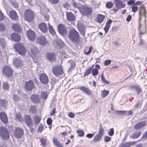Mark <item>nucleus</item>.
Segmentation results:
<instances>
[{
    "mask_svg": "<svg viewBox=\"0 0 147 147\" xmlns=\"http://www.w3.org/2000/svg\"><path fill=\"white\" fill-rule=\"evenodd\" d=\"M145 125L146 122L145 121L140 122L134 126V128L136 130H140Z\"/></svg>",
    "mask_w": 147,
    "mask_h": 147,
    "instance_id": "obj_27",
    "label": "nucleus"
},
{
    "mask_svg": "<svg viewBox=\"0 0 147 147\" xmlns=\"http://www.w3.org/2000/svg\"><path fill=\"white\" fill-rule=\"evenodd\" d=\"M10 37L15 42H18L20 40L21 37L18 34L13 33L11 34Z\"/></svg>",
    "mask_w": 147,
    "mask_h": 147,
    "instance_id": "obj_24",
    "label": "nucleus"
},
{
    "mask_svg": "<svg viewBox=\"0 0 147 147\" xmlns=\"http://www.w3.org/2000/svg\"><path fill=\"white\" fill-rule=\"evenodd\" d=\"M92 49V47H86L84 50V53L86 55H89L91 52Z\"/></svg>",
    "mask_w": 147,
    "mask_h": 147,
    "instance_id": "obj_38",
    "label": "nucleus"
},
{
    "mask_svg": "<svg viewBox=\"0 0 147 147\" xmlns=\"http://www.w3.org/2000/svg\"><path fill=\"white\" fill-rule=\"evenodd\" d=\"M39 79L41 83L44 84H46L49 81L48 77L45 73L40 74Z\"/></svg>",
    "mask_w": 147,
    "mask_h": 147,
    "instance_id": "obj_12",
    "label": "nucleus"
},
{
    "mask_svg": "<svg viewBox=\"0 0 147 147\" xmlns=\"http://www.w3.org/2000/svg\"><path fill=\"white\" fill-rule=\"evenodd\" d=\"M127 111H116V115H126Z\"/></svg>",
    "mask_w": 147,
    "mask_h": 147,
    "instance_id": "obj_44",
    "label": "nucleus"
},
{
    "mask_svg": "<svg viewBox=\"0 0 147 147\" xmlns=\"http://www.w3.org/2000/svg\"><path fill=\"white\" fill-rule=\"evenodd\" d=\"M92 73L93 75L96 76L98 74V71L97 69L94 68L92 70Z\"/></svg>",
    "mask_w": 147,
    "mask_h": 147,
    "instance_id": "obj_53",
    "label": "nucleus"
},
{
    "mask_svg": "<svg viewBox=\"0 0 147 147\" xmlns=\"http://www.w3.org/2000/svg\"><path fill=\"white\" fill-rule=\"evenodd\" d=\"M66 19L70 22L74 21L76 19L75 16L71 12H66Z\"/></svg>",
    "mask_w": 147,
    "mask_h": 147,
    "instance_id": "obj_23",
    "label": "nucleus"
},
{
    "mask_svg": "<svg viewBox=\"0 0 147 147\" xmlns=\"http://www.w3.org/2000/svg\"><path fill=\"white\" fill-rule=\"evenodd\" d=\"M111 61L110 60L108 59L105 60L104 62V65L105 66H107L110 64Z\"/></svg>",
    "mask_w": 147,
    "mask_h": 147,
    "instance_id": "obj_63",
    "label": "nucleus"
},
{
    "mask_svg": "<svg viewBox=\"0 0 147 147\" xmlns=\"http://www.w3.org/2000/svg\"><path fill=\"white\" fill-rule=\"evenodd\" d=\"M24 134L23 129L19 127H16L13 132L14 136L18 139L21 138Z\"/></svg>",
    "mask_w": 147,
    "mask_h": 147,
    "instance_id": "obj_10",
    "label": "nucleus"
},
{
    "mask_svg": "<svg viewBox=\"0 0 147 147\" xmlns=\"http://www.w3.org/2000/svg\"><path fill=\"white\" fill-rule=\"evenodd\" d=\"M147 11L146 8L144 5H142L139 7V22L140 23L143 16L146 18Z\"/></svg>",
    "mask_w": 147,
    "mask_h": 147,
    "instance_id": "obj_9",
    "label": "nucleus"
},
{
    "mask_svg": "<svg viewBox=\"0 0 147 147\" xmlns=\"http://www.w3.org/2000/svg\"><path fill=\"white\" fill-rule=\"evenodd\" d=\"M52 4H57L59 1V0H48Z\"/></svg>",
    "mask_w": 147,
    "mask_h": 147,
    "instance_id": "obj_62",
    "label": "nucleus"
},
{
    "mask_svg": "<svg viewBox=\"0 0 147 147\" xmlns=\"http://www.w3.org/2000/svg\"><path fill=\"white\" fill-rule=\"evenodd\" d=\"M34 87V85L33 81L30 80L28 81H27L25 83V89L28 91H30L33 89Z\"/></svg>",
    "mask_w": 147,
    "mask_h": 147,
    "instance_id": "obj_14",
    "label": "nucleus"
},
{
    "mask_svg": "<svg viewBox=\"0 0 147 147\" xmlns=\"http://www.w3.org/2000/svg\"><path fill=\"white\" fill-rule=\"evenodd\" d=\"M101 80L103 83L105 84H109V82L105 80V78L104 76V74L102 73L101 76Z\"/></svg>",
    "mask_w": 147,
    "mask_h": 147,
    "instance_id": "obj_50",
    "label": "nucleus"
},
{
    "mask_svg": "<svg viewBox=\"0 0 147 147\" xmlns=\"http://www.w3.org/2000/svg\"><path fill=\"white\" fill-rule=\"evenodd\" d=\"M5 29V27L4 24L2 23L0 24V31H3Z\"/></svg>",
    "mask_w": 147,
    "mask_h": 147,
    "instance_id": "obj_59",
    "label": "nucleus"
},
{
    "mask_svg": "<svg viewBox=\"0 0 147 147\" xmlns=\"http://www.w3.org/2000/svg\"><path fill=\"white\" fill-rule=\"evenodd\" d=\"M5 19V16L1 10H0V21H2Z\"/></svg>",
    "mask_w": 147,
    "mask_h": 147,
    "instance_id": "obj_60",
    "label": "nucleus"
},
{
    "mask_svg": "<svg viewBox=\"0 0 147 147\" xmlns=\"http://www.w3.org/2000/svg\"><path fill=\"white\" fill-rule=\"evenodd\" d=\"M104 141L105 142H109L111 139V137L107 136H105L104 137Z\"/></svg>",
    "mask_w": 147,
    "mask_h": 147,
    "instance_id": "obj_55",
    "label": "nucleus"
},
{
    "mask_svg": "<svg viewBox=\"0 0 147 147\" xmlns=\"http://www.w3.org/2000/svg\"><path fill=\"white\" fill-rule=\"evenodd\" d=\"M12 28L14 31L18 32L21 33L22 32L20 26L17 23L13 24L12 25Z\"/></svg>",
    "mask_w": 147,
    "mask_h": 147,
    "instance_id": "obj_26",
    "label": "nucleus"
},
{
    "mask_svg": "<svg viewBox=\"0 0 147 147\" xmlns=\"http://www.w3.org/2000/svg\"><path fill=\"white\" fill-rule=\"evenodd\" d=\"M59 32L63 35H65L67 32V30L65 26L63 24H60L58 26Z\"/></svg>",
    "mask_w": 147,
    "mask_h": 147,
    "instance_id": "obj_13",
    "label": "nucleus"
},
{
    "mask_svg": "<svg viewBox=\"0 0 147 147\" xmlns=\"http://www.w3.org/2000/svg\"><path fill=\"white\" fill-rule=\"evenodd\" d=\"M2 72L6 77L11 78L12 76L13 71L10 65H6L3 67Z\"/></svg>",
    "mask_w": 147,
    "mask_h": 147,
    "instance_id": "obj_4",
    "label": "nucleus"
},
{
    "mask_svg": "<svg viewBox=\"0 0 147 147\" xmlns=\"http://www.w3.org/2000/svg\"><path fill=\"white\" fill-rule=\"evenodd\" d=\"M9 16L13 20H16L18 19V16L16 11L14 10H11L9 13Z\"/></svg>",
    "mask_w": 147,
    "mask_h": 147,
    "instance_id": "obj_22",
    "label": "nucleus"
},
{
    "mask_svg": "<svg viewBox=\"0 0 147 147\" xmlns=\"http://www.w3.org/2000/svg\"><path fill=\"white\" fill-rule=\"evenodd\" d=\"M52 121L51 118H48L47 121V124L49 125H51Z\"/></svg>",
    "mask_w": 147,
    "mask_h": 147,
    "instance_id": "obj_64",
    "label": "nucleus"
},
{
    "mask_svg": "<svg viewBox=\"0 0 147 147\" xmlns=\"http://www.w3.org/2000/svg\"><path fill=\"white\" fill-rule=\"evenodd\" d=\"M132 11L134 13L136 12L138 10V7L135 6H133L131 7Z\"/></svg>",
    "mask_w": 147,
    "mask_h": 147,
    "instance_id": "obj_61",
    "label": "nucleus"
},
{
    "mask_svg": "<svg viewBox=\"0 0 147 147\" xmlns=\"http://www.w3.org/2000/svg\"><path fill=\"white\" fill-rule=\"evenodd\" d=\"M2 88L4 90H9L10 89V85L7 82H3Z\"/></svg>",
    "mask_w": 147,
    "mask_h": 147,
    "instance_id": "obj_35",
    "label": "nucleus"
},
{
    "mask_svg": "<svg viewBox=\"0 0 147 147\" xmlns=\"http://www.w3.org/2000/svg\"><path fill=\"white\" fill-rule=\"evenodd\" d=\"M27 36L30 40L34 41L35 39L36 35L34 31L29 30L27 32Z\"/></svg>",
    "mask_w": 147,
    "mask_h": 147,
    "instance_id": "obj_18",
    "label": "nucleus"
},
{
    "mask_svg": "<svg viewBox=\"0 0 147 147\" xmlns=\"http://www.w3.org/2000/svg\"><path fill=\"white\" fill-rule=\"evenodd\" d=\"M48 28L49 32L52 35H56V32L55 30L53 29V27L50 25L49 24Z\"/></svg>",
    "mask_w": 147,
    "mask_h": 147,
    "instance_id": "obj_41",
    "label": "nucleus"
},
{
    "mask_svg": "<svg viewBox=\"0 0 147 147\" xmlns=\"http://www.w3.org/2000/svg\"><path fill=\"white\" fill-rule=\"evenodd\" d=\"M92 68L93 67H90L88 69H87L84 73V76H85L89 74L91 72L92 69Z\"/></svg>",
    "mask_w": 147,
    "mask_h": 147,
    "instance_id": "obj_52",
    "label": "nucleus"
},
{
    "mask_svg": "<svg viewBox=\"0 0 147 147\" xmlns=\"http://www.w3.org/2000/svg\"><path fill=\"white\" fill-rule=\"evenodd\" d=\"M30 100L34 104H38L40 101V98L38 95L33 94L31 95Z\"/></svg>",
    "mask_w": 147,
    "mask_h": 147,
    "instance_id": "obj_20",
    "label": "nucleus"
},
{
    "mask_svg": "<svg viewBox=\"0 0 147 147\" xmlns=\"http://www.w3.org/2000/svg\"><path fill=\"white\" fill-rule=\"evenodd\" d=\"M24 120L27 126L29 128L30 132L32 133L34 131L33 127L34 123L30 116L29 115H26L24 116Z\"/></svg>",
    "mask_w": 147,
    "mask_h": 147,
    "instance_id": "obj_3",
    "label": "nucleus"
},
{
    "mask_svg": "<svg viewBox=\"0 0 147 147\" xmlns=\"http://www.w3.org/2000/svg\"><path fill=\"white\" fill-rule=\"evenodd\" d=\"M14 65L16 68H20L24 65L22 61L18 58H15L13 60Z\"/></svg>",
    "mask_w": 147,
    "mask_h": 147,
    "instance_id": "obj_15",
    "label": "nucleus"
},
{
    "mask_svg": "<svg viewBox=\"0 0 147 147\" xmlns=\"http://www.w3.org/2000/svg\"><path fill=\"white\" fill-rule=\"evenodd\" d=\"M37 41L40 45L43 46L45 45L48 43L47 39L43 35H41L39 36L37 39Z\"/></svg>",
    "mask_w": 147,
    "mask_h": 147,
    "instance_id": "obj_17",
    "label": "nucleus"
},
{
    "mask_svg": "<svg viewBox=\"0 0 147 147\" xmlns=\"http://www.w3.org/2000/svg\"><path fill=\"white\" fill-rule=\"evenodd\" d=\"M114 2L115 7L117 8H121L125 7V3L121 0H115Z\"/></svg>",
    "mask_w": 147,
    "mask_h": 147,
    "instance_id": "obj_19",
    "label": "nucleus"
},
{
    "mask_svg": "<svg viewBox=\"0 0 147 147\" xmlns=\"http://www.w3.org/2000/svg\"><path fill=\"white\" fill-rule=\"evenodd\" d=\"M76 132L78 134V136L82 137L84 136V132L82 130L80 129L77 130Z\"/></svg>",
    "mask_w": 147,
    "mask_h": 147,
    "instance_id": "obj_45",
    "label": "nucleus"
},
{
    "mask_svg": "<svg viewBox=\"0 0 147 147\" xmlns=\"http://www.w3.org/2000/svg\"><path fill=\"white\" fill-rule=\"evenodd\" d=\"M113 3L111 1H108L106 4V7L108 9H111L113 7Z\"/></svg>",
    "mask_w": 147,
    "mask_h": 147,
    "instance_id": "obj_49",
    "label": "nucleus"
},
{
    "mask_svg": "<svg viewBox=\"0 0 147 147\" xmlns=\"http://www.w3.org/2000/svg\"><path fill=\"white\" fill-rule=\"evenodd\" d=\"M29 52L32 57H36L39 53L38 49L33 45H31Z\"/></svg>",
    "mask_w": 147,
    "mask_h": 147,
    "instance_id": "obj_11",
    "label": "nucleus"
},
{
    "mask_svg": "<svg viewBox=\"0 0 147 147\" xmlns=\"http://www.w3.org/2000/svg\"><path fill=\"white\" fill-rule=\"evenodd\" d=\"M105 18V16L101 14H98L95 20V22L99 24L102 22Z\"/></svg>",
    "mask_w": 147,
    "mask_h": 147,
    "instance_id": "obj_28",
    "label": "nucleus"
},
{
    "mask_svg": "<svg viewBox=\"0 0 147 147\" xmlns=\"http://www.w3.org/2000/svg\"><path fill=\"white\" fill-rule=\"evenodd\" d=\"M0 136L5 140L9 139L10 136L9 132L6 127L4 126L0 127Z\"/></svg>",
    "mask_w": 147,
    "mask_h": 147,
    "instance_id": "obj_6",
    "label": "nucleus"
},
{
    "mask_svg": "<svg viewBox=\"0 0 147 147\" xmlns=\"http://www.w3.org/2000/svg\"><path fill=\"white\" fill-rule=\"evenodd\" d=\"M109 91L104 90L102 91V97L103 98L105 97L109 94Z\"/></svg>",
    "mask_w": 147,
    "mask_h": 147,
    "instance_id": "obj_42",
    "label": "nucleus"
},
{
    "mask_svg": "<svg viewBox=\"0 0 147 147\" xmlns=\"http://www.w3.org/2000/svg\"><path fill=\"white\" fill-rule=\"evenodd\" d=\"M135 89L136 91L137 94L138 95L140 93L142 92V89L139 86H137Z\"/></svg>",
    "mask_w": 147,
    "mask_h": 147,
    "instance_id": "obj_54",
    "label": "nucleus"
},
{
    "mask_svg": "<svg viewBox=\"0 0 147 147\" xmlns=\"http://www.w3.org/2000/svg\"><path fill=\"white\" fill-rule=\"evenodd\" d=\"M52 71L53 74L57 77H58L64 74L63 69L61 65L54 66L52 68Z\"/></svg>",
    "mask_w": 147,
    "mask_h": 147,
    "instance_id": "obj_8",
    "label": "nucleus"
},
{
    "mask_svg": "<svg viewBox=\"0 0 147 147\" xmlns=\"http://www.w3.org/2000/svg\"><path fill=\"white\" fill-rule=\"evenodd\" d=\"M34 17V13L32 10L28 9L25 10L24 13V18L25 20L29 22H32Z\"/></svg>",
    "mask_w": 147,
    "mask_h": 147,
    "instance_id": "obj_5",
    "label": "nucleus"
},
{
    "mask_svg": "<svg viewBox=\"0 0 147 147\" xmlns=\"http://www.w3.org/2000/svg\"><path fill=\"white\" fill-rule=\"evenodd\" d=\"M34 121L36 123L38 124L40 121V118L38 116H36L34 117Z\"/></svg>",
    "mask_w": 147,
    "mask_h": 147,
    "instance_id": "obj_51",
    "label": "nucleus"
},
{
    "mask_svg": "<svg viewBox=\"0 0 147 147\" xmlns=\"http://www.w3.org/2000/svg\"><path fill=\"white\" fill-rule=\"evenodd\" d=\"M68 37L73 42H77L80 40L79 34L78 32L74 29L70 30Z\"/></svg>",
    "mask_w": 147,
    "mask_h": 147,
    "instance_id": "obj_2",
    "label": "nucleus"
},
{
    "mask_svg": "<svg viewBox=\"0 0 147 147\" xmlns=\"http://www.w3.org/2000/svg\"><path fill=\"white\" fill-rule=\"evenodd\" d=\"M14 48L20 55L23 56L25 55L26 49L23 44L20 43H15Z\"/></svg>",
    "mask_w": 147,
    "mask_h": 147,
    "instance_id": "obj_7",
    "label": "nucleus"
},
{
    "mask_svg": "<svg viewBox=\"0 0 147 147\" xmlns=\"http://www.w3.org/2000/svg\"><path fill=\"white\" fill-rule=\"evenodd\" d=\"M114 134V130L113 128L110 129L108 132V134L110 136H112Z\"/></svg>",
    "mask_w": 147,
    "mask_h": 147,
    "instance_id": "obj_58",
    "label": "nucleus"
},
{
    "mask_svg": "<svg viewBox=\"0 0 147 147\" xmlns=\"http://www.w3.org/2000/svg\"><path fill=\"white\" fill-rule=\"evenodd\" d=\"M78 29L81 34L83 36H85V30L84 26L82 24L78 25Z\"/></svg>",
    "mask_w": 147,
    "mask_h": 147,
    "instance_id": "obj_30",
    "label": "nucleus"
},
{
    "mask_svg": "<svg viewBox=\"0 0 147 147\" xmlns=\"http://www.w3.org/2000/svg\"><path fill=\"white\" fill-rule=\"evenodd\" d=\"M15 120L18 121L20 122H21L23 120V117L22 115L20 113H16L15 115Z\"/></svg>",
    "mask_w": 147,
    "mask_h": 147,
    "instance_id": "obj_32",
    "label": "nucleus"
},
{
    "mask_svg": "<svg viewBox=\"0 0 147 147\" xmlns=\"http://www.w3.org/2000/svg\"><path fill=\"white\" fill-rule=\"evenodd\" d=\"M79 89L82 92L85 93L88 95L92 94V91L88 88L84 86H81Z\"/></svg>",
    "mask_w": 147,
    "mask_h": 147,
    "instance_id": "obj_25",
    "label": "nucleus"
},
{
    "mask_svg": "<svg viewBox=\"0 0 147 147\" xmlns=\"http://www.w3.org/2000/svg\"><path fill=\"white\" fill-rule=\"evenodd\" d=\"M41 142V145L43 147H45L47 146V142L46 140L44 138H41L40 140Z\"/></svg>",
    "mask_w": 147,
    "mask_h": 147,
    "instance_id": "obj_47",
    "label": "nucleus"
},
{
    "mask_svg": "<svg viewBox=\"0 0 147 147\" xmlns=\"http://www.w3.org/2000/svg\"><path fill=\"white\" fill-rule=\"evenodd\" d=\"M7 45L6 42L4 38H0V46L2 48H4L6 47Z\"/></svg>",
    "mask_w": 147,
    "mask_h": 147,
    "instance_id": "obj_37",
    "label": "nucleus"
},
{
    "mask_svg": "<svg viewBox=\"0 0 147 147\" xmlns=\"http://www.w3.org/2000/svg\"><path fill=\"white\" fill-rule=\"evenodd\" d=\"M43 127L44 126L42 124H40L38 127L37 131L39 133L41 132L43 129Z\"/></svg>",
    "mask_w": 147,
    "mask_h": 147,
    "instance_id": "obj_56",
    "label": "nucleus"
},
{
    "mask_svg": "<svg viewBox=\"0 0 147 147\" xmlns=\"http://www.w3.org/2000/svg\"><path fill=\"white\" fill-rule=\"evenodd\" d=\"M102 136L98 134H97L94 137L93 140L95 142H97L100 140L102 138Z\"/></svg>",
    "mask_w": 147,
    "mask_h": 147,
    "instance_id": "obj_39",
    "label": "nucleus"
},
{
    "mask_svg": "<svg viewBox=\"0 0 147 147\" xmlns=\"http://www.w3.org/2000/svg\"><path fill=\"white\" fill-rule=\"evenodd\" d=\"M47 59L51 62L55 61L56 60V54L53 52H48L46 54Z\"/></svg>",
    "mask_w": 147,
    "mask_h": 147,
    "instance_id": "obj_16",
    "label": "nucleus"
},
{
    "mask_svg": "<svg viewBox=\"0 0 147 147\" xmlns=\"http://www.w3.org/2000/svg\"><path fill=\"white\" fill-rule=\"evenodd\" d=\"M135 143V142H127L125 143L122 144L120 147H130L134 145Z\"/></svg>",
    "mask_w": 147,
    "mask_h": 147,
    "instance_id": "obj_36",
    "label": "nucleus"
},
{
    "mask_svg": "<svg viewBox=\"0 0 147 147\" xmlns=\"http://www.w3.org/2000/svg\"><path fill=\"white\" fill-rule=\"evenodd\" d=\"M41 95L43 99H46L47 97L48 94L46 92H43L41 93Z\"/></svg>",
    "mask_w": 147,
    "mask_h": 147,
    "instance_id": "obj_57",
    "label": "nucleus"
},
{
    "mask_svg": "<svg viewBox=\"0 0 147 147\" xmlns=\"http://www.w3.org/2000/svg\"><path fill=\"white\" fill-rule=\"evenodd\" d=\"M68 62L71 64V67L69 69V70H72L75 67L76 63L73 60H70Z\"/></svg>",
    "mask_w": 147,
    "mask_h": 147,
    "instance_id": "obj_48",
    "label": "nucleus"
},
{
    "mask_svg": "<svg viewBox=\"0 0 147 147\" xmlns=\"http://www.w3.org/2000/svg\"><path fill=\"white\" fill-rule=\"evenodd\" d=\"M38 28L43 33H45L47 31V28L46 24L44 23H40L38 26Z\"/></svg>",
    "mask_w": 147,
    "mask_h": 147,
    "instance_id": "obj_29",
    "label": "nucleus"
},
{
    "mask_svg": "<svg viewBox=\"0 0 147 147\" xmlns=\"http://www.w3.org/2000/svg\"><path fill=\"white\" fill-rule=\"evenodd\" d=\"M53 144L57 147H63V146L56 138H53Z\"/></svg>",
    "mask_w": 147,
    "mask_h": 147,
    "instance_id": "obj_34",
    "label": "nucleus"
},
{
    "mask_svg": "<svg viewBox=\"0 0 147 147\" xmlns=\"http://www.w3.org/2000/svg\"><path fill=\"white\" fill-rule=\"evenodd\" d=\"M7 104V101L5 99L0 100V105L2 107H5Z\"/></svg>",
    "mask_w": 147,
    "mask_h": 147,
    "instance_id": "obj_46",
    "label": "nucleus"
},
{
    "mask_svg": "<svg viewBox=\"0 0 147 147\" xmlns=\"http://www.w3.org/2000/svg\"><path fill=\"white\" fill-rule=\"evenodd\" d=\"M0 119L5 124L7 123L8 122L7 115L4 112H0Z\"/></svg>",
    "mask_w": 147,
    "mask_h": 147,
    "instance_id": "obj_21",
    "label": "nucleus"
},
{
    "mask_svg": "<svg viewBox=\"0 0 147 147\" xmlns=\"http://www.w3.org/2000/svg\"><path fill=\"white\" fill-rule=\"evenodd\" d=\"M139 26L138 28L139 30L140 31V34H145L146 32V28L145 26H142L141 24V22H139Z\"/></svg>",
    "mask_w": 147,
    "mask_h": 147,
    "instance_id": "obj_31",
    "label": "nucleus"
},
{
    "mask_svg": "<svg viewBox=\"0 0 147 147\" xmlns=\"http://www.w3.org/2000/svg\"><path fill=\"white\" fill-rule=\"evenodd\" d=\"M30 111L32 113H35L36 112V107L35 105H31L30 108Z\"/></svg>",
    "mask_w": 147,
    "mask_h": 147,
    "instance_id": "obj_43",
    "label": "nucleus"
},
{
    "mask_svg": "<svg viewBox=\"0 0 147 147\" xmlns=\"http://www.w3.org/2000/svg\"><path fill=\"white\" fill-rule=\"evenodd\" d=\"M100 126L98 133L97 134L102 137L104 135V130L102 128V126L101 124H100Z\"/></svg>",
    "mask_w": 147,
    "mask_h": 147,
    "instance_id": "obj_40",
    "label": "nucleus"
},
{
    "mask_svg": "<svg viewBox=\"0 0 147 147\" xmlns=\"http://www.w3.org/2000/svg\"><path fill=\"white\" fill-rule=\"evenodd\" d=\"M142 134L141 131H136L133 134L131 135L130 137L131 138L134 139L137 138H138Z\"/></svg>",
    "mask_w": 147,
    "mask_h": 147,
    "instance_id": "obj_33",
    "label": "nucleus"
},
{
    "mask_svg": "<svg viewBox=\"0 0 147 147\" xmlns=\"http://www.w3.org/2000/svg\"><path fill=\"white\" fill-rule=\"evenodd\" d=\"M72 5L74 7L78 8L83 16H89L92 13V10L91 7L82 5L80 3L77 4L74 1L73 2Z\"/></svg>",
    "mask_w": 147,
    "mask_h": 147,
    "instance_id": "obj_1",
    "label": "nucleus"
}]
</instances>
